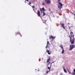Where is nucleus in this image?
<instances>
[{
  "mask_svg": "<svg viewBox=\"0 0 75 75\" xmlns=\"http://www.w3.org/2000/svg\"><path fill=\"white\" fill-rule=\"evenodd\" d=\"M70 51H71V50L74 48H75V45H70Z\"/></svg>",
  "mask_w": 75,
  "mask_h": 75,
  "instance_id": "nucleus-1",
  "label": "nucleus"
},
{
  "mask_svg": "<svg viewBox=\"0 0 75 75\" xmlns=\"http://www.w3.org/2000/svg\"><path fill=\"white\" fill-rule=\"evenodd\" d=\"M59 5H58V7L59 8V9H61V8H62V4H61V3L60 2H59Z\"/></svg>",
  "mask_w": 75,
  "mask_h": 75,
  "instance_id": "nucleus-2",
  "label": "nucleus"
},
{
  "mask_svg": "<svg viewBox=\"0 0 75 75\" xmlns=\"http://www.w3.org/2000/svg\"><path fill=\"white\" fill-rule=\"evenodd\" d=\"M69 38H70V42H71L72 41H74V40H75L74 38H73L72 37H71V36L70 35H69Z\"/></svg>",
  "mask_w": 75,
  "mask_h": 75,
  "instance_id": "nucleus-3",
  "label": "nucleus"
},
{
  "mask_svg": "<svg viewBox=\"0 0 75 75\" xmlns=\"http://www.w3.org/2000/svg\"><path fill=\"white\" fill-rule=\"evenodd\" d=\"M60 47L62 49V54H64V48H63L62 46V45H60Z\"/></svg>",
  "mask_w": 75,
  "mask_h": 75,
  "instance_id": "nucleus-4",
  "label": "nucleus"
},
{
  "mask_svg": "<svg viewBox=\"0 0 75 75\" xmlns=\"http://www.w3.org/2000/svg\"><path fill=\"white\" fill-rule=\"evenodd\" d=\"M45 2L47 4H50L51 3V1L50 0H45Z\"/></svg>",
  "mask_w": 75,
  "mask_h": 75,
  "instance_id": "nucleus-5",
  "label": "nucleus"
},
{
  "mask_svg": "<svg viewBox=\"0 0 75 75\" xmlns=\"http://www.w3.org/2000/svg\"><path fill=\"white\" fill-rule=\"evenodd\" d=\"M49 45H50V43L48 41L47 42V46L46 47V48H47V47H49Z\"/></svg>",
  "mask_w": 75,
  "mask_h": 75,
  "instance_id": "nucleus-6",
  "label": "nucleus"
},
{
  "mask_svg": "<svg viewBox=\"0 0 75 75\" xmlns=\"http://www.w3.org/2000/svg\"><path fill=\"white\" fill-rule=\"evenodd\" d=\"M37 14H38L39 17H40L41 14L40 13V12L38 10V13H37Z\"/></svg>",
  "mask_w": 75,
  "mask_h": 75,
  "instance_id": "nucleus-7",
  "label": "nucleus"
},
{
  "mask_svg": "<svg viewBox=\"0 0 75 75\" xmlns=\"http://www.w3.org/2000/svg\"><path fill=\"white\" fill-rule=\"evenodd\" d=\"M61 26L64 28V29H65V26L64 24L62 23L61 24Z\"/></svg>",
  "mask_w": 75,
  "mask_h": 75,
  "instance_id": "nucleus-8",
  "label": "nucleus"
},
{
  "mask_svg": "<svg viewBox=\"0 0 75 75\" xmlns=\"http://www.w3.org/2000/svg\"><path fill=\"white\" fill-rule=\"evenodd\" d=\"M49 37L50 39H53V40H54V38L52 35L50 36Z\"/></svg>",
  "mask_w": 75,
  "mask_h": 75,
  "instance_id": "nucleus-9",
  "label": "nucleus"
},
{
  "mask_svg": "<svg viewBox=\"0 0 75 75\" xmlns=\"http://www.w3.org/2000/svg\"><path fill=\"white\" fill-rule=\"evenodd\" d=\"M53 62H53L52 64H51L50 65V67H47V68L48 69H49V71H50V69H51V65H52V63H53Z\"/></svg>",
  "mask_w": 75,
  "mask_h": 75,
  "instance_id": "nucleus-10",
  "label": "nucleus"
},
{
  "mask_svg": "<svg viewBox=\"0 0 75 75\" xmlns=\"http://www.w3.org/2000/svg\"><path fill=\"white\" fill-rule=\"evenodd\" d=\"M46 52H47V53L49 55H51V53H50V51H49V50H47Z\"/></svg>",
  "mask_w": 75,
  "mask_h": 75,
  "instance_id": "nucleus-11",
  "label": "nucleus"
},
{
  "mask_svg": "<svg viewBox=\"0 0 75 75\" xmlns=\"http://www.w3.org/2000/svg\"><path fill=\"white\" fill-rule=\"evenodd\" d=\"M63 68L64 72H65V73H67V70L65 69V67H64Z\"/></svg>",
  "mask_w": 75,
  "mask_h": 75,
  "instance_id": "nucleus-12",
  "label": "nucleus"
},
{
  "mask_svg": "<svg viewBox=\"0 0 75 75\" xmlns=\"http://www.w3.org/2000/svg\"><path fill=\"white\" fill-rule=\"evenodd\" d=\"M51 59L50 58V57H49V58L47 59V62H50V60Z\"/></svg>",
  "mask_w": 75,
  "mask_h": 75,
  "instance_id": "nucleus-13",
  "label": "nucleus"
},
{
  "mask_svg": "<svg viewBox=\"0 0 75 75\" xmlns=\"http://www.w3.org/2000/svg\"><path fill=\"white\" fill-rule=\"evenodd\" d=\"M70 34L71 36L72 37V35L73 34V32H71Z\"/></svg>",
  "mask_w": 75,
  "mask_h": 75,
  "instance_id": "nucleus-14",
  "label": "nucleus"
},
{
  "mask_svg": "<svg viewBox=\"0 0 75 75\" xmlns=\"http://www.w3.org/2000/svg\"><path fill=\"white\" fill-rule=\"evenodd\" d=\"M71 44H74V40H71Z\"/></svg>",
  "mask_w": 75,
  "mask_h": 75,
  "instance_id": "nucleus-15",
  "label": "nucleus"
},
{
  "mask_svg": "<svg viewBox=\"0 0 75 75\" xmlns=\"http://www.w3.org/2000/svg\"><path fill=\"white\" fill-rule=\"evenodd\" d=\"M43 16H44L45 15V12H44V11H43Z\"/></svg>",
  "mask_w": 75,
  "mask_h": 75,
  "instance_id": "nucleus-16",
  "label": "nucleus"
},
{
  "mask_svg": "<svg viewBox=\"0 0 75 75\" xmlns=\"http://www.w3.org/2000/svg\"><path fill=\"white\" fill-rule=\"evenodd\" d=\"M42 10H43V11H45V10L44 9V8L43 7L42 8Z\"/></svg>",
  "mask_w": 75,
  "mask_h": 75,
  "instance_id": "nucleus-17",
  "label": "nucleus"
},
{
  "mask_svg": "<svg viewBox=\"0 0 75 75\" xmlns=\"http://www.w3.org/2000/svg\"><path fill=\"white\" fill-rule=\"evenodd\" d=\"M67 71H68V72H69V74H71V72H69V70H68V69H67Z\"/></svg>",
  "mask_w": 75,
  "mask_h": 75,
  "instance_id": "nucleus-18",
  "label": "nucleus"
},
{
  "mask_svg": "<svg viewBox=\"0 0 75 75\" xmlns=\"http://www.w3.org/2000/svg\"><path fill=\"white\" fill-rule=\"evenodd\" d=\"M42 5H45V3L44 2V1L42 3Z\"/></svg>",
  "mask_w": 75,
  "mask_h": 75,
  "instance_id": "nucleus-19",
  "label": "nucleus"
},
{
  "mask_svg": "<svg viewBox=\"0 0 75 75\" xmlns=\"http://www.w3.org/2000/svg\"><path fill=\"white\" fill-rule=\"evenodd\" d=\"M32 7L33 8H35V6H33Z\"/></svg>",
  "mask_w": 75,
  "mask_h": 75,
  "instance_id": "nucleus-20",
  "label": "nucleus"
},
{
  "mask_svg": "<svg viewBox=\"0 0 75 75\" xmlns=\"http://www.w3.org/2000/svg\"><path fill=\"white\" fill-rule=\"evenodd\" d=\"M29 5H30V4H31V2H30L28 3Z\"/></svg>",
  "mask_w": 75,
  "mask_h": 75,
  "instance_id": "nucleus-21",
  "label": "nucleus"
},
{
  "mask_svg": "<svg viewBox=\"0 0 75 75\" xmlns=\"http://www.w3.org/2000/svg\"><path fill=\"white\" fill-rule=\"evenodd\" d=\"M40 11H41L42 13V9L41 8H40Z\"/></svg>",
  "mask_w": 75,
  "mask_h": 75,
  "instance_id": "nucleus-22",
  "label": "nucleus"
},
{
  "mask_svg": "<svg viewBox=\"0 0 75 75\" xmlns=\"http://www.w3.org/2000/svg\"><path fill=\"white\" fill-rule=\"evenodd\" d=\"M72 74L73 75H75V73H74V72L72 73Z\"/></svg>",
  "mask_w": 75,
  "mask_h": 75,
  "instance_id": "nucleus-23",
  "label": "nucleus"
},
{
  "mask_svg": "<svg viewBox=\"0 0 75 75\" xmlns=\"http://www.w3.org/2000/svg\"><path fill=\"white\" fill-rule=\"evenodd\" d=\"M49 71H47L46 72V74H48V72H49Z\"/></svg>",
  "mask_w": 75,
  "mask_h": 75,
  "instance_id": "nucleus-24",
  "label": "nucleus"
},
{
  "mask_svg": "<svg viewBox=\"0 0 75 75\" xmlns=\"http://www.w3.org/2000/svg\"><path fill=\"white\" fill-rule=\"evenodd\" d=\"M74 71V73H75V69H74L73 70Z\"/></svg>",
  "mask_w": 75,
  "mask_h": 75,
  "instance_id": "nucleus-25",
  "label": "nucleus"
},
{
  "mask_svg": "<svg viewBox=\"0 0 75 75\" xmlns=\"http://www.w3.org/2000/svg\"><path fill=\"white\" fill-rule=\"evenodd\" d=\"M73 38H74V35H73L72 36Z\"/></svg>",
  "mask_w": 75,
  "mask_h": 75,
  "instance_id": "nucleus-26",
  "label": "nucleus"
},
{
  "mask_svg": "<svg viewBox=\"0 0 75 75\" xmlns=\"http://www.w3.org/2000/svg\"><path fill=\"white\" fill-rule=\"evenodd\" d=\"M25 1H28V0H25Z\"/></svg>",
  "mask_w": 75,
  "mask_h": 75,
  "instance_id": "nucleus-27",
  "label": "nucleus"
},
{
  "mask_svg": "<svg viewBox=\"0 0 75 75\" xmlns=\"http://www.w3.org/2000/svg\"><path fill=\"white\" fill-rule=\"evenodd\" d=\"M50 62H49L48 63V65H50Z\"/></svg>",
  "mask_w": 75,
  "mask_h": 75,
  "instance_id": "nucleus-28",
  "label": "nucleus"
},
{
  "mask_svg": "<svg viewBox=\"0 0 75 75\" xmlns=\"http://www.w3.org/2000/svg\"><path fill=\"white\" fill-rule=\"evenodd\" d=\"M20 35L21 36H22V35H21V33L20 34Z\"/></svg>",
  "mask_w": 75,
  "mask_h": 75,
  "instance_id": "nucleus-29",
  "label": "nucleus"
},
{
  "mask_svg": "<svg viewBox=\"0 0 75 75\" xmlns=\"http://www.w3.org/2000/svg\"><path fill=\"white\" fill-rule=\"evenodd\" d=\"M58 1H60V0H58Z\"/></svg>",
  "mask_w": 75,
  "mask_h": 75,
  "instance_id": "nucleus-30",
  "label": "nucleus"
},
{
  "mask_svg": "<svg viewBox=\"0 0 75 75\" xmlns=\"http://www.w3.org/2000/svg\"><path fill=\"white\" fill-rule=\"evenodd\" d=\"M49 11H51V10H50V9H49Z\"/></svg>",
  "mask_w": 75,
  "mask_h": 75,
  "instance_id": "nucleus-31",
  "label": "nucleus"
},
{
  "mask_svg": "<svg viewBox=\"0 0 75 75\" xmlns=\"http://www.w3.org/2000/svg\"><path fill=\"white\" fill-rule=\"evenodd\" d=\"M74 16L75 17V14H74Z\"/></svg>",
  "mask_w": 75,
  "mask_h": 75,
  "instance_id": "nucleus-32",
  "label": "nucleus"
},
{
  "mask_svg": "<svg viewBox=\"0 0 75 75\" xmlns=\"http://www.w3.org/2000/svg\"><path fill=\"white\" fill-rule=\"evenodd\" d=\"M25 3H26V2H25Z\"/></svg>",
  "mask_w": 75,
  "mask_h": 75,
  "instance_id": "nucleus-33",
  "label": "nucleus"
},
{
  "mask_svg": "<svg viewBox=\"0 0 75 75\" xmlns=\"http://www.w3.org/2000/svg\"><path fill=\"white\" fill-rule=\"evenodd\" d=\"M69 29H70V28H69Z\"/></svg>",
  "mask_w": 75,
  "mask_h": 75,
  "instance_id": "nucleus-34",
  "label": "nucleus"
},
{
  "mask_svg": "<svg viewBox=\"0 0 75 75\" xmlns=\"http://www.w3.org/2000/svg\"><path fill=\"white\" fill-rule=\"evenodd\" d=\"M68 24H69V23H68Z\"/></svg>",
  "mask_w": 75,
  "mask_h": 75,
  "instance_id": "nucleus-35",
  "label": "nucleus"
},
{
  "mask_svg": "<svg viewBox=\"0 0 75 75\" xmlns=\"http://www.w3.org/2000/svg\"><path fill=\"white\" fill-rule=\"evenodd\" d=\"M47 50H48V49H47Z\"/></svg>",
  "mask_w": 75,
  "mask_h": 75,
  "instance_id": "nucleus-36",
  "label": "nucleus"
}]
</instances>
